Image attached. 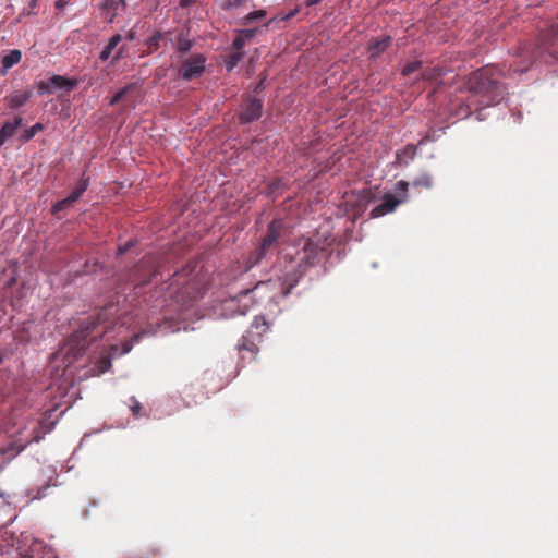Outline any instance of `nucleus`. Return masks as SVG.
<instances>
[{"instance_id": "nucleus-19", "label": "nucleus", "mask_w": 558, "mask_h": 558, "mask_svg": "<svg viewBox=\"0 0 558 558\" xmlns=\"http://www.w3.org/2000/svg\"><path fill=\"white\" fill-rule=\"evenodd\" d=\"M420 66H421L420 61L411 62L403 68L402 73H403V75H409V74L415 72L416 70H418Z\"/></svg>"}, {"instance_id": "nucleus-32", "label": "nucleus", "mask_w": 558, "mask_h": 558, "mask_svg": "<svg viewBox=\"0 0 558 558\" xmlns=\"http://www.w3.org/2000/svg\"><path fill=\"white\" fill-rule=\"evenodd\" d=\"M39 440H40V436L39 435H35L28 442H31V441L38 442Z\"/></svg>"}, {"instance_id": "nucleus-31", "label": "nucleus", "mask_w": 558, "mask_h": 558, "mask_svg": "<svg viewBox=\"0 0 558 558\" xmlns=\"http://www.w3.org/2000/svg\"><path fill=\"white\" fill-rule=\"evenodd\" d=\"M64 4H65V3H64L62 0H59V1H57V2H56V7H57L58 9L63 8V7H64Z\"/></svg>"}, {"instance_id": "nucleus-11", "label": "nucleus", "mask_w": 558, "mask_h": 558, "mask_svg": "<svg viewBox=\"0 0 558 558\" xmlns=\"http://www.w3.org/2000/svg\"><path fill=\"white\" fill-rule=\"evenodd\" d=\"M146 333H148V330H145V331H143L141 333L135 335L131 341H125L123 343V349H122L121 353H117L118 349H117V347H113L112 351H111V355L112 356H117V355H123V354L129 353L131 351L132 347H133V343L137 342L141 339V337L146 335ZM149 333L153 335V333H156V331L155 330L154 331H149Z\"/></svg>"}, {"instance_id": "nucleus-25", "label": "nucleus", "mask_w": 558, "mask_h": 558, "mask_svg": "<svg viewBox=\"0 0 558 558\" xmlns=\"http://www.w3.org/2000/svg\"><path fill=\"white\" fill-rule=\"evenodd\" d=\"M409 183L405 181H399L397 183L398 190H400L402 193H405L408 191Z\"/></svg>"}, {"instance_id": "nucleus-30", "label": "nucleus", "mask_w": 558, "mask_h": 558, "mask_svg": "<svg viewBox=\"0 0 558 558\" xmlns=\"http://www.w3.org/2000/svg\"><path fill=\"white\" fill-rule=\"evenodd\" d=\"M121 57H122V48H120V49L117 51V53H116V56H114V58H113V59H114V60H118V59H120Z\"/></svg>"}, {"instance_id": "nucleus-4", "label": "nucleus", "mask_w": 558, "mask_h": 558, "mask_svg": "<svg viewBox=\"0 0 558 558\" xmlns=\"http://www.w3.org/2000/svg\"><path fill=\"white\" fill-rule=\"evenodd\" d=\"M402 202V198H396L393 195L388 194L379 205L372 209L371 217L378 218L388 213H392Z\"/></svg>"}, {"instance_id": "nucleus-35", "label": "nucleus", "mask_w": 558, "mask_h": 558, "mask_svg": "<svg viewBox=\"0 0 558 558\" xmlns=\"http://www.w3.org/2000/svg\"><path fill=\"white\" fill-rule=\"evenodd\" d=\"M19 558H32V557L27 554H21V556Z\"/></svg>"}, {"instance_id": "nucleus-36", "label": "nucleus", "mask_w": 558, "mask_h": 558, "mask_svg": "<svg viewBox=\"0 0 558 558\" xmlns=\"http://www.w3.org/2000/svg\"><path fill=\"white\" fill-rule=\"evenodd\" d=\"M36 1H37V0H32V1H31V5H32V7H35V5H36Z\"/></svg>"}, {"instance_id": "nucleus-5", "label": "nucleus", "mask_w": 558, "mask_h": 558, "mask_svg": "<svg viewBox=\"0 0 558 558\" xmlns=\"http://www.w3.org/2000/svg\"><path fill=\"white\" fill-rule=\"evenodd\" d=\"M88 182L87 180H82L80 182V185L76 187L74 192H72L66 198L58 202L53 208V213H58L60 210L66 209L71 207L75 202L80 199V197L83 195V193L87 190Z\"/></svg>"}, {"instance_id": "nucleus-29", "label": "nucleus", "mask_w": 558, "mask_h": 558, "mask_svg": "<svg viewBox=\"0 0 558 558\" xmlns=\"http://www.w3.org/2000/svg\"><path fill=\"white\" fill-rule=\"evenodd\" d=\"M140 409H141V405L138 403L132 407V411H133L134 414H137Z\"/></svg>"}, {"instance_id": "nucleus-15", "label": "nucleus", "mask_w": 558, "mask_h": 558, "mask_svg": "<svg viewBox=\"0 0 558 558\" xmlns=\"http://www.w3.org/2000/svg\"><path fill=\"white\" fill-rule=\"evenodd\" d=\"M193 47V41L189 38L180 36L178 39V50L181 52H187Z\"/></svg>"}, {"instance_id": "nucleus-8", "label": "nucleus", "mask_w": 558, "mask_h": 558, "mask_svg": "<svg viewBox=\"0 0 558 558\" xmlns=\"http://www.w3.org/2000/svg\"><path fill=\"white\" fill-rule=\"evenodd\" d=\"M23 119L21 117L15 118L13 122H5L0 129V146H2L8 138L14 135L17 128L22 125Z\"/></svg>"}, {"instance_id": "nucleus-12", "label": "nucleus", "mask_w": 558, "mask_h": 558, "mask_svg": "<svg viewBox=\"0 0 558 558\" xmlns=\"http://www.w3.org/2000/svg\"><path fill=\"white\" fill-rule=\"evenodd\" d=\"M390 37H385L379 41H375L369 46L371 57H377L390 44Z\"/></svg>"}, {"instance_id": "nucleus-3", "label": "nucleus", "mask_w": 558, "mask_h": 558, "mask_svg": "<svg viewBox=\"0 0 558 558\" xmlns=\"http://www.w3.org/2000/svg\"><path fill=\"white\" fill-rule=\"evenodd\" d=\"M279 239V223L277 221H272L269 225L266 236L264 238L262 245L257 252L255 264L258 263L266 254L267 250H269L272 245L278 242Z\"/></svg>"}, {"instance_id": "nucleus-23", "label": "nucleus", "mask_w": 558, "mask_h": 558, "mask_svg": "<svg viewBox=\"0 0 558 558\" xmlns=\"http://www.w3.org/2000/svg\"><path fill=\"white\" fill-rule=\"evenodd\" d=\"M256 33V29H243L240 32L241 36L245 38V40L251 39Z\"/></svg>"}, {"instance_id": "nucleus-7", "label": "nucleus", "mask_w": 558, "mask_h": 558, "mask_svg": "<svg viewBox=\"0 0 558 558\" xmlns=\"http://www.w3.org/2000/svg\"><path fill=\"white\" fill-rule=\"evenodd\" d=\"M32 97L31 90H15L11 95L7 96L4 100L7 101L8 106L12 109H17L22 106H24Z\"/></svg>"}, {"instance_id": "nucleus-27", "label": "nucleus", "mask_w": 558, "mask_h": 558, "mask_svg": "<svg viewBox=\"0 0 558 558\" xmlns=\"http://www.w3.org/2000/svg\"><path fill=\"white\" fill-rule=\"evenodd\" d=\"M254 326L258 329L260 326H266V322L263 317H256L254 320Z\"/></svg>"}, {"instance_id": "nucleus-28", "label": "nucleus", "mask_w": 558, "mask_h": 558, "mask_svg": "<svg viewBox=\"0 0 558 558\" xmlns=\"http://www.w3.org/2000/svg\"><path fill=\"white\" fill-rule=\"evenodd\" d=\"M196 0H181V5L182 7H189L191 5L192 3H194Z\"/></svg>"}, {"instance_id": "nucleus-14", "label": "nucleus", "mask_w": 558, "mask_h": 558, "mask_svg": "<svg viewBox=\"0 0 558 558\" xmlns=\"http://www.w3.org/2000/svg\"><path fill=\"white\" fill-rule=\"evenodd\" d=\"M243 53L241 51H236L230 54L226 61V68L228 71H232L241 61Z\"/></svg>"}, {"instance_id": "nucleus-1", "label": "nucleus", "mask_w": 558, "mask_h": 558, "mask_svg": "<svg viewBox=\"0 0 558 558\" xmlns=\"http://www.w3.org/2000/svg\"><path fill=\"white\" fill-rule=\"evenodd\" d=\"M205 69L206 58L201 53H196L182 62L179 69V76L185 81H192L201 77L204 74Z\"/></svg>"}, {"instance_id": "nucleus-10", "label": "nucleus", "mask_w": 558, "mask_h": 558, "mask_svg": "<svg viewBox=\"0 0 558 558\" xmlns=\"http://www.w3.org/2000/svg\"><path fill=\"white\" fill-rule=\"evenodd\" d=\"M121 39H122V37H121V35H119V34L113 35V36L109 39L108 44L106 45V47H105V48L102 49V51L100 52L99 58H100V60H101V61H106V60H108V59L110 58V56H111V53H112L113 49H116V48H117V46L119 45V43L121 41Z\"/></svg>"}, {"instance_id": "nucleus-22", "label": "nucleus", "mask_w": 558, "mask_h": 558, "mask_svg": "<svg viewBox=\"0 0 558 558\" xmlns=\"http://www.w3.org/2000/svg\"><path fill=\"white\" fill-rule=\"evenodd\" d=\"M111 362L109 359L104 357L99 363V374L105 373L109 369Z\"/></svg>"}, {"instance_id": "nucleus-13", "label": "nucleus", "mask_w": 558, "mask_h": 558, "mask_svg": "<svg viewBox=\"0 0 558 558\" xmlns=\"http://www.w3.org/2000/svg\"><path fill=\"white\" fill-rule=\"evenodd\" d=\"M135 87V84L130 83L126 86L120 88L113 97L110 99V105L114 106L117 105L122 98H124L133 88Z\"/></svg>"}, {"instance_id": "nucleus-2", "label": "nucleus", "mask_w": 558, "mask_h": 558, "mask_svg": "<svg viewBox=\"0 0 558 558\" xmlns=\"http://www.w3.org/2000/svg\"><path fill=\"white\" fill-rule=\"evenodd\" d=\"M75 87V83L66 80L60 75H53L48 80V82H41L38 85L40 94L52 93L56 89H65L71 90Z\"/></svg>"}, {"instance_id": "nucleus-21", "label": "nucleus", "mask_w": 558, "mask_h": 558, "mask_svg": "<svg viewBox=\"0 0 558 558\" xmlns=\"http://www.w3.org/2000/svg\"><path fill=\"white\" fill-rule=\"evenodd\" d=\"M26 444H20V445H11L9 448H7L5 450H3V453H7L9 452L10 450H12V454L11 457L15 456L16 453L21 452L24 448H25Z\"/></svg>"}, {"instance_id": "nucleus-34", "label": "nucleus", "mask_w": 558, "mask_h": 558, "mask_svg": "<svg viewBox=\"0 0 558 558\" xmlns=\"http://www.w3.org/2000/svg\"><path fill=\"white\" fill-rule=\"evenodd\" d=\"M125 251H126V248H125V247H119L118 253H119V254H123Z\"/></svg>"}, {"instance_id": "nucleus-18", "label": "nucleus", "mask_w": 558, "mask_h": 558, "mask_svg": "<svg viewBox=\"0 0 558 558\" xmlns=\"http://www.w3.org/2000/svg\"><path fill=\"white\" fill-rule=\"evenodd\" d=\"M120 4H124V0H105V2L101 4V8L104 10H117Z\"/></svg>"}, {"instance_id": "nucleus-17", "label": "nucleus", "mask_w": 558, "mask_h": 558, "mask_svg": "<svg viewBox=\"0 0 558 558\" xmlns=\"http://www.w3.org/2000/svg\"><path fill=\"white\" fill-rule=\"evenodd\" d=\"M43 130V125L40 123L34 124L31 129L26 130L23 137L24 141H29L35 134Z\"/></svg>"}, {"instance_id": "nucleus-24", "label": "nucleus", "mask_w": 558, "mask_h": 558, "mask_svg": "<svg viewBox=\"0 0 558 558\" xmlns=\"http://www.w3.org/2000/svg\"><path fill=\"white\" fill-rule=\"evenodd\" d=\"M415 185H424L426 187H430L432 186V180L429 177H426L424 179H422L421 181H415L414 182Z\"/></svg>"}, {"instance_id": "nucleus-26", "label": "nucleus", "mask_w": 558, "mask_h": 558, "mask_svg": "<svg viewBox=\"0 0 558 558\" xmlns=\"http://www.w3.org/2000/svg\"><path fill=\"white\" fill-rule=\"evenodd\" d=\"M239 349H243V350H247V351L254 352L255 351V345L253 343L246 344L245 342H243L242 344L239 345Z\"/></svg>"}, {"instance_id": "nucleus-6", "label": "nucleus", "mask_w": 558, "mask_h": 558, "mask_svg": "<svg viewBox=\"0 0 558 558\" xmlns=\"http://www.w3.org/2000/svg\"><path fill=\"white\" fill-rule=\"evenodd\" d=\"M262 102L257 99H248L245 108L241 113V120L245 123L253 122L260 117Z\"/></svg>"}, {"instance_id": "nucleus-33", "label": "nucleus", "mask_w": 558, "mask_h": 558, "mask_svg": "<svg viewBox=\"0 0 558 558\" xmlns=\"http://www.w3.org/2000/svg\"><path fill=\"white\" fill-rule=\"evenodd\" d=\"M322 0H310L308 1V4L312 5V4H316L318 2H320Z\"/></svg>"}, {"instance_id": "nucleus-16", "label": "nucleus", "mask_w": 558, "mask_h": 558, "mask_svg": "<svg viewBox=\"0 0 558 558\" xmlns=\"http://www.w3.org/2000/svg\"><path fill=\"white\" fill-rule=\"evenodd\" d=\"M265 15H266V11L265 10H257V11L248 13L244 17V20H245V23L248 24V23L254 22L255 20L263 19Z\"/></svg>"}, {"instance_id": "nucleus-20", "label": "nucleus", "mask_w": 558, "mask_h": 558, "mask_svg": "<svg viewBox=\"0 0 558 558\" xmlns=\"http://www.w3.org/2000/svg\"><path fill=\"white\" fill-rule=\"evenodd\" d=\"M246 40L241 34H239L234 40H233V47L236 51H241V49L244 47Z\"/></svg>"}, {"instance_id": "nucleus-9", "label": "nucleus", "mask_w": 558, "mask_h": 558, "mask_svg": "<svg viewBox=\"0 0 558 558\" xmlns=\"http://www.w3.org/2000/svg\"><path fill=\"white\" fill-rule=\"evenodd\" d=\"M22 53L20 50H11L8 54L2 58V73L4 74L10 68L17 64L21 61Z\"/></svg>"}]
</instances>
